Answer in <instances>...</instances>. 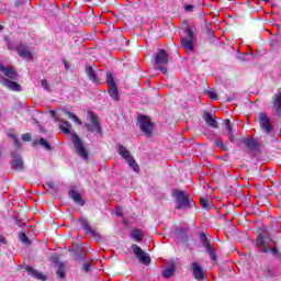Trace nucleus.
Here are the masks:
<instances>
[{
	"label": "nucleus",
	"mask_w": 281,
	"mask_h": 281,
	"mask_svg": "<svg viewBox=\"0 0 281 281\" xmlns=\"http://www.w3.org/2000/svg\"><path fill=\"white\" fill-rule=\"evenodd\" d=\"M116 151L122 157V159H125L126 164L130 166V168H132V170H134V172H139V165H137L135 158L131 156V150H128L122 144H117Z\"/></svg>",
	"instance_id": "1"
},
{
	"label": "nucleus",
	"mask_w": 281,
	"mask_h": 281,
	"mask_svg": "<svg viewBox=\"0 0 281 281\" xmlns=\"http://www.w3.org/2000/svg\"><path fill=\"white\" fill-rule=\"evenodd\" d=\"M172 57L168 55L166 49H159L155 57L156 69H159V71H162L164 74H168V68H166V65H168Z\"/></svg>",
	"instance_id": "2"
},
{
	"label": "nucleus",
	"mask_w": 281,
	"mask_h": 281,
	"mask_svg": "<svg viewBox=\"0 0 281 281\" xmlns=\"http://www.w3.org/2000/svg\"><path fill=\"white\" fill-rule=\"evenodd\" d=\"M137 121L142 133L147 137H150L153 135V131H155V124H153L150 117L147 115H138Z\"/></svg>",
	"instance_id": "3"
},
{
	"label": "nucleus",
	"mask_w": 281,
	"mask_h": 281,
	"mask_svg": "<svg viewBox=\"0 0 281 281\" xmlns=\"http://www.w3.org/2000/svg\"><path fill=\"white\" fill-rule=\"evenodd\" d=\"M187 36L181 37V45L187 52H192L194 49V30L190 26L184 27Z\"/></svg>",
	"instance_id": "4"
},
{
	"label": "nucleus",
	"mask_w": 281,
	"mask_h": 281,
	"mask_svg": "<svg viewBox=\"0 0 281 281\" xmlns=\"http://www.w3.org/2000/svg\"><path fill=\"white\" fill-rule=\"evenodd\" d=\"M173 194L176 198V210H189V207H192L190 198H188V195H186V192L176 191Z\"/></svg>",
	"instance_id": "5"
},
{
	"label": "nucleus",
	"mask_w": 281,
	"mask_h": 281,
	"mask_svg": "<svg viewBox=\"0 0 281 281\" xmlns=\"http://www.w3.org/2000/svg\"><path fill=\"white\" fill-rule=\"evenodd\" d=\"M258 122L261 131H263L266 135H271V133H273V123H271V117H269L267 113L265 112L259 113Z\"/></svg>",
	"instance_id": "6"
},
{
	"label": "nucleus",
	"mask_w": 281,
	"mask_h": 281,
	"mask_svg": "<svg viewBox=\"0 0 281 281\" xmlns=\"http://www.w3.org/2000/svg\"><path fill=\"white\" fill-rule=\"evenodd\" d=\"M88 114H89L91 124L89 123L85 124V127L87 128V131H89V133L97 132L99 133V135H102V126L100 125V119L92 111H89Z\"/></svg>",
	"instance_id": "7"
},
{
	"label": "nucleus",
	"mask_w": 281,
	"mask_h": 281,
	"mask_svg": "<svg viewBox=\"0 0 281 281\" xmlns=\"http://www.w3.org/2000/svg\"><path fill=\"white\" fill-rule=\"evenodd\" d=\"M200 240L202 243V247H204L206 254H209L212 262H216V248L214 247V245H212V243H210V239L207 238V236H205L204 233L200 235Z\"/></svg>",
	"instance_id": "8"
},
{
	"label": "nucleus",
	"mask_w": 281,
	"mask_h": 281,
	"mask_svg": "<svg viewBox=\"0 0 281 281\" xmlns=\"http://www.w3.org/2000/svg\"><path fill=\"white\" fill-rule=\"evenodd\" d=\"M15 52L20 58H23V60H34V49L27 46V44H19L15 47Z\"/></svg>",
	"instance_id": "9"
},
{
	"label": "nucleus",
	"mask_w": 281,
	"mask_h": 281,
	"mask_svg": "<svg viewBox=\"0 0 281 281\" xmlns=\"http://www.w3.org/2000/svg\"><path fill=\"white\" fill-rule=\"evenodd\" d=\"M72 144L75 146L77 155L81 157V159H85L86 161L89 159V154L87 153V149L85 148V144H82V140L80 137H78L77 134H71Z\"/></svg>",
	"instance_id": "10"
},
{
	"label": "nucleus",
	"mask_w": 281,
	"mask_h": 281,
	"mask_svg": "<svg viewBox=\"0 0 281 281\" xmlns=\"http://www.w3.org/2000/svg\"><path fill=\"white\" fill-rule=\"evenodd\" d=\"M132 250L134 251V255L136 256L140 265H150V257L146 251H144V249H142V247H139L136 244H133Z\"/></svg>",
	"instance_id": "11"
},
{
	"label": "nucleus",
	"mask_w": 281,
	"mask_h": 281,
	"mask_svg": "<svg viewBox=\"0 0 281 281\" xmlns=\"http://www.w3.org/2000/svg\"><path fill=\"white\" fill-rule=\"evenodd\" d=\"M257 245L259 247H263V249H262L263 254H269V251H270L272 254V256L279 255L278 248L277 247L271 248V247L267 246V241L265 240V237H262L261 235H258V237H257Z\"/></svg>",
	"instance_id": "12"
},
{
	"label": "nucleus",
	"mask_w": 281,
	"mask_h": 281,
	"mask_svg": "<svg viewBox=\"0 0 281 281\" xmlns=\"http://www.w3.org/2000/svg\"><path fill=\"white\" fill-rule=\"evenodd\" d=\"M272 109L281 117V88L272 95Z\"/></svg>",
	"instance_id": "13"
},
{
	"label": "nucleus",
	"mask_w": 281,
	"mask_h": 281,
	"mask_svg": "<svg viewBox=\"0 0 281 281\" xmlns=\"http://www.w3.org/2000/svg\"><path fill=\"white\" fill-rule=\"evenodd\" d=\"M0 71L7 76V78H10V80H16V78H19V74L12 66H4L3 64H0Z\"/></svg>",
	"instance_id": "14"
},
{
	"label": "nucleus",
	"mask_w": 281,
	"mask_h": 281,
	"mask_svg": "<svg viewBox=\"0 0 281 281\" xmlns=\"http://www.w3.org/2000/svg\"><path fill=\"white\" fill-rule=\"evenodd\" d=\"M191 269L193 271V277L195 278V280H199V281L205 280V271H203V268L199 263L193 262L191 265Z\"/></svg>",
	"instance_id": "15"
},
{
	"label": "nucleus",
	"mask_w": 281,
	"mask_h": 281,
	"mask_svg": "<svg viewBox=\"0 0 281 281\" xmlns=\"http://www.w3.org/2000/svg\"><path fill=\"white\" fill-rule=\"evenodd\" d=\"M0 82L1 85H3V87H7V89H10V91H21V85H19L16 81H12L8 78H0Z\"/></svg>",
	"instance_id": "16"
},
{
	"label": "nucleus",
	"mask_w": 281,
	"mask_h": 281,
	"mask_svg": "<svg viewBox=\"0 0 281 281\" xmlns=\"http://www.w3.org/2000/svg\"><path fill=\"white\" fill-rule=\"evenodd\" d=\"M204 121L206 122L207 126H211V128H218V122H216V119H214L212 113L206 112L204 114Z\"/></svg>",
	"instance_id": "17"
},
{
	"label": "nucleus",
	"mask_w": 281,
	"mask_h": 281,
	"mask_svg": "<svg viewBox=\"0 0 281 281\" xmlns=\"http://www.w3.org/2000/svg\"><path fill=\"white\" fill-rule=\"evenodd\" d=\"M69 196L72 199L77 205H85V200L82 199V195L77 190H70Z\"/></svg>",
	"instance_id": "18"
},
{
	"label": "nucleus",
	"mask_w": 281,
	"mask_h": 281,
	"mask_svg": "<svg viewBox=\"0 0 281 281\" xmlns=\"http://www.w3.org/2000/svg\"><path fill=\"white\" fill-rule=\"evenodd\" d=\"M86 74L91 80V82H94V85H98L100 82V79H98V75H95V70L91 66H86Z\"/></svg>",
	"instance_id": "19"
},
{
	"label": "nucleus",
	"mask_w": 281,
	"mask_h": 281,
	"mask_svg": "<svg viewBox=\"0 0 281 281\" xmlns=\"http://www.w3.org/2000/svg\"><path fill=\"white\" fill-rule=\"evenodd\" d=\"M225 128L227 131L229 142H235L236 137L234 135V126H232V122L228 119L225 120Z\"/></svg>",
	"instance_id": "20"
},
{
	"label": "nucleus",
	"mask_w": 281,
	"mask_h": 281,
	"mask_svg": "<svg viewBox=\"0 0 281 281\" xmlns=\"http://www.w3.org/2000/svg\"><path fill=\"white\" fill-rule=\"evenodd\" d=\"M108 93L112 100L115 102L120 101V92L117 90V86H110L108 87Z\"/></svg>",
	"instance_id": "21"
},
{
	"label": "nucleus",
	"mask_w": 281,
	"mask_h": 281,
	"mask_svg": "<svg viewBox=\"0 0 281 281\" xmlns=\"http://www.w3.org/2000/svg\"><path fill=\"white\" fill-rule=\"evenodd\" d=\"M26 271L27 273H30V276H33V278H36L37 280H47V277H45V274L38 272L37 270H34V268L32 267H26Z\"/></svg>",
	"instance_id": "22"
},
{
	"label": "nucleus",
	"mask_w": 281,
	"mask_h": 281,
	"mask_svg": "<svg viewBox=\"0 0 281 281\" xmlns=\"http://www.w3.org/2000/svg\"><path fill=\"white\" fill-rule=\"evenodd\" d=\"M132 238L133 240H135L136 243H142L144 240V231L139 229V228H135L132 232Z\"/></svg>",
	"instance_id": "23"
},
{
	"label": "nucleus",
	"mask_w": 281,
	"mask_h": 281,
	"mask_svg": "<svg viewBox=\"0 0 281 281\" xmlns=\"http://www.w3.org/2000/svg\"><path fill=\"white\" fill-rule=\"evenodd\" d=\"M243 144H245L249 150H256V148H258V143L251 138H244Z\"/></svg>",
	"instance_id": "24"
},
{
	"label": "nucleus",
	"mask_w": 281,
	"mask_h": 281,
	"mask_svg": "<svg viewBox=\"0 0 281 281\" xmlns=\"http://www.w3.org/2000/svg\"><path fill=\"white\" fill-rule=\"evenodd\" d=\"M82 228L86 231V234H91L93 236L95 234V231L89 226V222L86 220H80Z\"/></svg>",
	"instance_id": "25"
},
{
	"label": "nucleus",
	"mask_w": 281,
	"mask_h": 281,
	"mask_svg": "<svg viewBox=\"0 0 281 281\" xmlns=\"http://www.w3.org/2000/svg\"><path fill=\"white\" fill-rule=\"evenodd\" d=\"M60 131L65 134V135H69V133H71V123H69V121H65L60 126H59Z\"/></svg>",
	"instance_id": "26"
},
{
	"label": "nucleus",
	"mask_w": 281,
	"mask_h": 281,
	"mask_svg": "<svg viewBox=\"0 0 281 281\" xmlns=\"http://www.w3.org/2000/svg\"><path fill=\"white\" fill-rule=\"evenodd\" d=\"M175 276V265H171L169 268L162 271L164 278H172Z\"/></svg>",
	"instance_id": "27"
},
{
	"label": "nucleus",
	"mask_w": 281,
	"mask_h": 281,
	"mask_svg": "<svg viewBox=\"0 0 281 281\" xmlns=\"http://www.w3.org/2000/svg\"><path fill=\"white\" fill-rule=\"evenodd\" d=\"M8 137H10L14 142V145L18 146V148L21 147V143H19V138L16 137V133H14V130H9Z\"/></svg>",
	"instance_id": "28"
},
{
	"label": "nucleus",
	"mask_w": 281,
	"mask_h": 281,
	"mask_svg": "<svg viewBox=\"0 0 281 281\" xmlns=\"http://www.w3.org/2000/svg\"><path fill=\"white\" fill-rule=\"evenodd\" d=\"M13 164H14L16 170H23V158L15 156L13 159Z\"/></svg>",
	"instance_id": "29"
},
{
	"label": "nucleus",
	"mask_w": 281,
	"mask_h": 281,
	"mask_svg": "<svg viewBox=\"0 0 281 281\" xmlns=\"http://www.w3.org/2000/svg\"><path fill=\"white\" fill-rule=\"evenodd\" d=\"M65 115H67V117H69V120H74L77 124H82V122L80 121V119L77 117L76 114L69 112V111H64Z\"/></svg>",
	"instance_id": "30"
},
{
	"label": "nucleus",
	"mask_w": 281,
	"mask_h": 281,
	"mask_svg": "<svg viewBox=\"0 0 281 281\" xmlns=\"http://www.w3.org/2000/svg\"><path fill=\"white\" fill-rule=\"evenodd\" d=\"M38 144L42 148H45V150H49L52 148V145L45 138H40Z\"/></svg>",
	"instance_id": "31"
},
{
	"label": "nucleus",
	"mask_w": 281,
	"mask_h": 281,
	"mask_svg": "<svg viewBox=\"0 0 281 281\" xmlns=\"http://www.w3.org/2000/svg\"><path fill=\"white\" fill-rule=\"evenodd\" d=\"M106 83L108 87H115V79H113V75L111 72L106 74Z\"/></svg>",
	"instance_id": "32"
},
{
	"label": "nucleus",
	"mask_w": 281,
	"mask_h": 281,
	"mask_svg": "<svg viewBox=\"0 0 281 281\" xmlns=\"http://www.w3.org/2000/svg\"><path fill=\"white\" fill-rule=\"evenodd\" d=\"M57 276L58 278H65V263H59L57 266Z\"/></svg>",
	"instance_id": "33"
},
{
	"label": "nucleus",
	"mask_w": 281,
	"mask_h": 281,
	"mask_svg": "<svg viewBox=\"0 0 281 281\" xmlns=\"http://www.w3.org/2000/svg\"><path fill=\"white\" fill-rule=\"evenodd\" d=\"M215 146H217V148H221V150H227V145H225V143H223L222 138L215 139Z\"/></svg>",
	"instance_id": "34"
},
{
	"label": "nucleus",
	"mask_w": 281,
	"mask_h": 281,
	"mask_svg": "<svg viewBox=\"0 0 281 281\" xmlns=\"http://www.w3.org/2000/svg\"><path fill=\"white\" fill-rule=\"evenodd\" d=\"M200 203H201V206L204 209V210H207L210 207V200H205V199H201L200 200Z\"/></svg>",
	"instance_id": "35"
},
{
	"label": "nucleus",
	"mask_w": 281,
	"mask_h": 281,
	"mask_svg": "<svg viewBox=\"0 0 281 281\" xmlns=\"http://www.w3.org/2000/svg\"><path fill=\"white\" fill-rule=\"evenodd\" d=\"M20 240L22 243H24L25 245H27V243H30V238H27V235H25V233L20 234Z\"/></svg>",
	"instance_id": "36"
},
{
	"label": "nucleus",
	"mask_w": 281,
	"mask_h": 281,
	"mask_svg": "<svg viewBox=\"0 0 281 281\" xmlns=\"http://www.w3.org/2000/svg\"><path fill=\"white\" fill-rule=\"evenodd\" d=\"M82 271H85L86 273H89V271H91V263L85 262L82 266Z\"/></svg>",
	"instance_id": "37"
},
{
	"label": "nucleus",
	"mask_w": 281,
	"mask_h": 281,
	"mask_svg": "<svg viewBox=\"0 0 281 281\" xmlns=\"http://www.w3.org/2000/svg\"><path fill=\"white\" fill-rule=\"evenodd\" d=\"M41 85H42L43 89H45V91H49V83H47L46 79H43L41 81Z\"/></svg>",
	"instance_id": "38"
},
{
	"label": "nucleus",
	"mask_w": 281,
	"mask_h": 281,
	"mask_svg": "<svg viewBox=\"0 0 281 281\" xmlns=\"http://www.w3.org/2000/svg\"><path fill=\"white\" fill-rule=\"evenodd\" d=\"M22 140L23 142H31L32 140V135L30 133L23 134L22 135Z\"/></svg>",
	"instance_id": "39"
},
{
	"label": "nucleus",
	"mask_w": 281,
	"mask_h": 281,
	"mask_svg": "<svg viewBox=\"0 0 281 281\" xmlns=\"http://www.w3.org/2000/svg\"><path fill=\"white\" fill-rule=\"evenodd\" d=\"M193 10H194V5H192V4L184 5V12H192Z\"/></svg>",
	"instance_id": "40"
},
{
	"label": "nucleus",
	"mask_w": 281,
	"mask_h": 281,
	"mask_svg": "<svg viewBox=\"0 0 281 281\" xmlns=\"http://www.w3.org/2000/svg\"><path fill=\"white\" fill-rule=\"evenodd\" d=\"M209 98H211V100H217V95L213 91H209Z\"/></svg>",
	"instance_id": "41"
},
{
	"label": "nucleus",
	"mask_w": 281,
	"mask_h": 281,
	"mask_svg": "<svg viewBox=\"0 0 281 281\" xmlns=\"http://www.w3.org/2000/svg\"><path fill=\"white\" fill-rule=\"evenodd\" d=\"M87 258V255L85 252H81L78 255L77 260H85Z\"/></svg>",
	"instance_id": "42"
},
{
	"label": "nucleus",
	"mask_w": 281,
	"mask_h": 281,
	"mask_svg": "<svg viewBox=\"0 0 281 281\" xmlns=\"http://www.w3.org/2000/svg\"><path fill=\"white\" fill-rule=\"evenodd\" d=\"M46 186H48V188L50 189V190H54V188H55V184H54V182H47L46 183Z\"/></svg>",
	"instance_id": "43"
},
{
	"label": "nucleus",
	"mask_w": 281,
	"mask_h": 281,
	"mask_svg": "<svg viewBox=\"0 0 281 281\" xmlns=\"http://www.w3.org/2000/svg\"><path fill=\"white\" fill-rule=\"evenodd\" d=\"M0 243L2 244V245H5V237H3L2 235H0Z\"/></svg>",
	"instance_id": "44"
},
{
	"label": "nucleus",
	"mask_w": 281,
	"mask_h": 281,
	"mask_svg": "<svg viewBox=\"0 0 281 281\" xmlns=\"http://www.w3.org/2000/svg\"><path fill=\"white\" fill-rule=\"evenodd\" d=\"M49 114L52 115V117L56 119V111L50 110V111H49Z\"/></svg>",
	"instance_id": "45"
},
{
	"label": "nucleus",
	"mask_w": 281,
	"mask_h": 281,
	"mask_svg": "<svg viewBox=\"0 0 281 281\" xmlns=\"http://www.w3.org/2000/svg\"><path fill=\"white\" fill-rule=\"evenodd\" d=\"M66 69H69V64L67 61L64 63Z\"/></svg>",
	"instance_id": "46"
},
{
	"label": "nucleus",
	"mask_w": 281,
	"mask_h": 281,
	"mask_svg": "<svg viewBox=\"0 0 281 281\" xmlns=\"http://www.w3.org/2000/svg\"><path fill=\"white\" fill-rule=\"evenodd\" d=\"M116 216H122V213H120V212H116Z\"/></svg>",
	"instance_id": "47"
},
{
	"label": "nucleus",
	"mask_w": 281,
	"mask_h": 281,
	"mask_svg": "<svg viewBox=\"0 0 281 281\" xmlns=\"http://www.w3.org/2000/svg\"><path fill=\"white\" fill-rule=\"evenodd\" d=\"M183 232H188V226H184V231Z\"/></svg>",
	"instance_id": "48"
},
{
	"label": "nucleus",
	"mask_w": 281,
	"mask_h": 281,
	"mask_svg": "<svg viewBox=\"0 0 281 281\" xmlns=\"http://www.w3.org/2000/svg\"><path fill=\"white\" fill-rule=\"evenodd\" d=\"M262 1H265V3H269V0H262Z\"/></svg>",
	"instance_id": "49"
},
{
	"label": "nucleus",
	"mask_w": 281,
	"mask_h": 281,
	"mask_svg": "<svg viewBox=\"0 0 281 281\" xmlns=\"http://www.w3.org/2000/svg\"><path fill=\"white\" fill-rule=\"evenodd\" d=\"M1 30H3V26L0 25V32H1Z\"/></svg>",
	"instance_id": "50"
},
{
	"label": "nucleus",
	"mask_w": 281,
	"mask_h": 281,
	"mask_svg": "<svg viewBox=\"0 0 281 281\" xmlns=\"http://www.w3.org/2000/svg\"><path fill=\"white\" fill-rule=\"evenodd\" d=\"M11 48H12V47L9 45V46H8V49H11Z\"/></svg>",
	"instance_id": "51"
},
{
	"label": "nucleus",
	"mask_w": 281,
	"mask_h": 281,
	"mask_svg": "<svg viewBox=\"0 0 281 281\" xmlns=\"http://www.w3.org/2000/svg\"><path fill=\"white\" fill-rule=\"evenodd\" d=\"M86 1H91V0H86Z\"/></svg>",
	"instance_id": "52"
}]
</instances>
